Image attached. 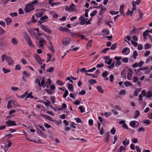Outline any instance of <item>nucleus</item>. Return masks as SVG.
Masks as SVG:
<instances>
[{"label": "nucleus", "mask_w": 152, "mask_h": 152, "mask_svg": "<svg viewBox=\"0 0 152 152\" xmlns=\"http://www.w3.org/2000/svg\"><path fill=\"white\" fill-rule=\"evenodd\" d=\"M152 96V91H149L146 93V97L147 98H150Z\"/></svg>", "instance_id": "13"}, {"label": "nucleus", "mask_w": 152, "mask_h": 152, "mask_svg": "<svg viewBox=\"0 0 152 152\" xmlns=\"http://www.w3.org/2000/svg\"><path fill=\"white\" fill-rule=\"evenodd\" d=\"M68 88L69 91H73V86L72 84H69L68 85Z\"/></svg>", "instance_id": "15"}, {"label": "nucleus", "mask_w": 152, "mask_h": 152, "mask_svg": "<svg viewBox=\"0 0 152 152\" xmlns=\"http://www.w3.org/2000/svg\"><path fill=\"white\" fill-rule=\"evenodd\" d=\"M42 116L45 118L50 121H51L53 120L52 118L48 116L47 115H42Z\"/></svg>", "instance_id": "16"}, {"label": "nucleus", "mask_w": 152, "mask_h": 152, "mask_svg": "<svg viewBox=\"0 0 152 152\" xmlns=\"http://www.w3.org/2000/svg\"><path fill=\"white\" fill-rule=\"evenodd\" d=\"M87 19H85V18L82 16H81L80 18V24L82 25H83L85 23H86Z\"/></svg>", "instance_id": "7"}, {"label": "nucleus", "mask_w": 152, "mask_h": 152, "mask_svg": "<svg viewBox=\"0 0 152 152\" xmlns=\"http://www.w3.org/2000/svg\"><path fill=\"white\" fill-rule=\"evenodd\" d=\"M138 55V54L137 51L136 50H134L133 52V56L134 59H135L136 58V57Z\"/></svg>", "instance_id": "30"}, {"label": "nucleus", "mask_w": 152, "mask_h": 152, "mask_svg": "<svg viewBox=\"0 0 152 152\" xmlns=\"http://www.w3.org/2000/svg\"><path fill=\"white\" fill-rule=\"evenodd\" d=\"M151 47V45L148 43H147L145 44V46L144 48L146 50L150 48Z\"/></svg>", "instance_id": "43"}, {"label": "nucleus", "mask_w": 152, "mask_h": 152, "mask_svg": "<svg viewBox=\"0 0 152 152\" xmlns=\"http://www.w3.org/2000/svg\"><path fill=\"white\" fill-rule=\"evenodd\" d=\"M2 69L3 71L4 72V74H5L9 72H10V70L8 69H6L5 68H3Z\"/></svg>", "instance_id": "23"}, {"label": "nucleus", "mask_w": 152, "mask_h": 152, "mask_svg": "<svg viewBox=\"0 0 152 152\" xmlns=\"http://www.w3.org/2000/svg\"><path fill=\"white\" fill-rule=\"evenodd\" d=\"M136 122L137 121H132L130 122L129 123L130 126L132 127H134L135 126Z\"/></svg>", "instance_id": "26"}, {"label": "nucleus", "mask_w": 152, "mask_h": 152, "mask_svg": "<svg viewBox=\"0 0 152 152\" xmlns=\"http://www.w3.org/2000/svg\"><path fill=\"white\" fill-rule=\"evenodd\" d=\"M124 84L125 86L127 87L128 86H131L132 85V84L130 82L127 81L124 83Z\"/></svg>", "instance_id": "25"}, {"label": "nucleus", "mask_w": 152, "mask_h": 152, "mask_svg": "<svg viewBox=\"0 0 152 152\" xmlns=\"http://www.w3.org/2000/svg\"><path fill=\"white\" fill-rule=\"evenodd\" d=\"M23 36L26 40L30 38L28 34L26 32H24L23 33Z\"/></svg>", "instance_id": "19"}, {"label": "nucleus", "mask_w": 152, "mask_h": 152, "mask_svg": "<svg viewBox=\"0 0 152 152\" xmlns=\"http://www.w3.org/2000/svg\"><path fill=\"white\" fill-rule=\"evenodd\" d=\"M146 92L145 91V90H143L141 91V94L140 95L142 96V97H143L144 96H146Z\"/></svg>", "instance_id": "36"}, {"label": "nucleus", "mask_w": 152, "mask_h": 152, "mask_svg": "<svg viewBox=\"0 0 152 152\" xmlns=\"http://www.w3.org/2000/svg\"><path fill=\"white\" fill-rule=\"evenodd\" d=\"M75 7V4H72L71 5H70L69 8L71 11H72L74 9Z\"/></svg>", "instance_id": "41"}, {"label": "nucleus", "mask_w": 152, "mask_h": 152, "mask_svg": "<svg viewBox=\"0 0 152 152\" xmlns=\"http://www.w3.org/2000/svg\"><path fill=\"white\" fill-rule=\"evenodd\" d=\"M88 82L91 85H92L96 83V80L94 79L89 80H88Z\"/></svg>", "instance_id": "17"}, {"label": "nucleus", "mask_w": 152, "mask_h": 152, "mask_svg": "<svg viewBox=\"0 0 152 152\" xmlns=\"http://www.w3.org/2000/svg\"><path fill=\"white\" fill-rule=\"evenodd\" d=\"M6 124L8 126H15L16 125L15 121L10 120L6 121Z\"/></svg>", "instance_id": "4"}, {"label": "nucleus", "mask_w": 152, "mask_h": 152, "mask_svg": "<svg viewBox=\"0 0 152 152\" xmlns=\"http://www.w3.org/2000/svg\"><path fill=\"white\" fill-rule=\"evenodd\" d=\"M133 13V12L132 11H130L128 9L127 12L126 14L128 15H130L131 16H132Z\"/></svg>", "instance_id": "40"}, {"label": "nucleus", "mask_w": 152, "mask_h": 152, "mask_svg": "<svg viewBox=\"0 0 152 152\" xmlns=\"http://www.w3.org/2000/svg\"><path fill=\"white\" fill-rule=\"evenodd\" d=\"M34 6L33 4H27L25 8V11L26 13L29 12L31 11L34 9Z\"/></svg>", "instance_id": "2"}, {"label": "nucleus", "mask_w": 152, "mask_h": 152, "mask_svg": "<svg viewBox=\"0 0 152 152\" xmlns=\"http://www.w3.org/2000/svg\"><path fill=\"white\" fill-rule=\"evenodd\" d=\"M58 29H59L60 31H66L67 32H69L70 31V30L68 29L65 27H59Z\"/></svg>", "instance_id": "9"}, {"label": "nucleus", "mask_w": 152, "mask_h": 152, "mask_svg": "<svg viewBox=\"0 0 152 152\" xmlns=\"http://www.w3.org/2000/svg\"><path fill=\"white\" fill-rule=\"evenodd\" d=\"M143 122L144 123L146 124H149L151 123L150 121L149 120L146 119L143 120Z\"/></svg>", "instance_id": "42"}, {"label": "nucleus", "mask_w": 152, "mask_h": 152, "mask_svg": "<svg viewBox=\"0 0 152 152\" xmlns=\"http://www.w3.org/2000/svg\"><path fill=\"white\" fill-rule=\"evenodd\" d=\"M131 42L132 44L135 47H136L138 45V43L137 42L133 40H132Z\"/></svg>", "instance_id": "61"}, {"label": "nucleus", "mask_w": 152, "mask_h": 152, "mask_svg": "<svg viewBox=\"0 0 152 152\" xmlns=\"http://www.w3.org/2000/svg\"><path fill=\"white\" fill-rule=\"evenodd\" d=\"M138 77L137 76H134L133 78V81L135 83L138 81Z\"/></svg>", "instance_id": "29"}, {"label": "nucleus", "mask_w": 152, "mask_h": 152, "mask_svg": "<svg viewBox=\"0 0 152 152\" xmlns=\"http://www.w3.org/2000/svg\"><path fill=\"white\" fill-rule=\"evenodd\" d=\"M117 46V45L115 43L113 44L111 47L110 49L112 50H115Z\"/></svg>", "instance_id": "44"}, {"label": "nucleus", "mask_w": 152, "mask_h": 152, "mask_svg": "<svg viewBox=\"0 0 152 152\" xmlns=\"http://www.w3.org/2000/svg\"><path fill=\"white\" fill-rule=\"evenodd\" d=\"M79 109L80 110V112L82 113H84L85 111V109L83 107V106H80L79 107Z\"/></svg>", "instance_id": "49"}, {"label": "nucleus", "mask_w": 152, "mask_h": 152, "mask_svg": "<svg viewBox=\"0 0 152 152\" xmlns=\"http://www.w3.org/2000/svg\"><path fill=\"white\" fill-rule=\"evenodd\" d=\"M109 72L107 71H105L102 74V76L106 80H108L109 78L106 77L108 75Z\"/></svg>", "instance_id": "8"}, {"label": "nucleus", "mask_w": 152, "mask_h": 152, "mask_svg": "<svg viewBox=\"0 0 152 152\" xmlns=\"http://www.w3.org/2000/svg\"><path fill=\"white\" fill-rule=\"evenodd\" d=\"M66 105H62V107H58L57 108V109L58 110H62V109H64L65 108H66Z\"/></svg>", "instance_id": "47"}, {"label": "nucleus", "mask_w": 152, "mask_h": 152, "mask_svg": "<svg viewBox=\"0 0 152 152\" xmlns=\"http://www.w3.org/2000/svg\"><path fill=\"white\" fill-rule=\"evenodd\" d=\"M12 43L14 45H16L18 44V41L15 38H13L12 39Z\"/></svg>", "instance_id": "12"}, {"label": "nucleus", "mask_w": 152, "mask_h": 152, "mask_svg": "<svg viewBox=\"0 0 152 152\" xmlns=\"http://www.w3.org/2000/svg\"><path fill=\"white\" fill-rule=\"evenodd\" d=\"M110 49V48H104L102 51L101 53H105L106 52V51L109 50Z\"/></svg>", "instance_id": "57"}, {"label": "nucleus", "mask_w": 152, "mask_h": 152, "mask_svg": "<svg viewBox=\"0 0 152 152\" xmlns=\"http://www.w3.org/2000/svg\"><path fill=\"white\" fill-rule=\"evenodd\" d=\"M5 61H7L9 66L12 65L14 64V61L11 57L4 54L1 56V61L4 62Z\"/></svg>", "instance_id": "1"}, {"label": "nucleus", "mask_w": 152, "mask_h": 152, "mask_svg": "<svg viewBox=\"0 0 152 152\" xmlns=\"http://www.w3.org/2000/svg\"><path fill=\"white\" fill-rule=\"evenodd\" d=\"M44 78L45 77H43L42 78V80L41 81V84L42 86L44 88H45V86H46V85L48 84V83H46L45 85V86L44 85V84L45 83V80H44Z\"/></svg>", "instance_id": "14"}, {"label": "nucleus", "mask_w": 152, "mask_h": 152, "mask_svg": "<svg viewBox=\"0 0 152 152\" xmlns=\"http://www.w3.org/2000/svg\"><path fill=\"white\" fill-rule=\"evenodd\" d=\"M92 40H90L88 42V43L86 45V47L87 48L88 47H90L91 46V42H92ZM87 49H88L87 48Z\"/></svg>", "instance_id": "35"}, {"label": "nucleus", "mask_w": 152, "mask_h": 152, "mask_svg": "<svg viewBox=\"0 0 152 152\" xmlns=\"http://www.w3.org/2000/svg\"><path fill=\"white\" fill-rule=\"evenodd\" d=\"M145 131V129L143 127H141L138 129V132H144Z\"/></svg>", "instance_id": "63"}, {"label": "nucleus", "mask_w": 152, "mask_h": 152, "mask_svg": "<svg viewBox=\"0 0 152 152\" xmlns=\"http://www.w3.org/2000/svg\"><path fill=\"white\" fill-rule=\"evenodd\" d=\"M40 26L41 28L46 32L50 33L52 32V30L49 29L46 26H45L43 25H41Z\"/></svg>", "instance_id": "3"}, {"label": "nucleus", "mask_w": 152, "mask_h": 152, "mask_svg": "<svg viewBox=\"0 0 152 152\" xmlns=\"http://www.w3.org/2000/svg\"><path fill=\"white\" fill-rule=\"evenodd\" d=\"M75 119L76 120V122L77 123H80L82 121H81V119H80V118H75Z\"/></svg>", "instance_id": "56"}, {"label": "nucleus", "mask_w": 152, "mask_h": 152, "mask_svg": "<svg viewBox=\"0 0 152 152\" xmlns=\"http://www.w3.org/2000/svg\"><path fill=\"white\" fill-rule=\"evenodd\" d=\"M129 48L127 47H126L124 48L122 50V53H125L128 50Z\"/></svg>", "instance_id": "64"}, {"label": "nucleus", "mask_w": 152, "mask_h": 152, "mask_svg": "<svg viewBox=\"0 0 152 152\" xmlns=\"http://www.w3.org/2000/svg\"><path fill=\"white\" fill-rule=\"evenodd\" d=\"M97 13V11L96 10H95L91 13L90 15L91 17H93Z\"/></svg>", "instance_id": "38"}, {"label": "nucleus", "mask_w": 152, "mask_h": 152, "mask_svg": "<svg viewBox=\"0 0 152 152\" xmlns=\"http://www.w3.org/2000/svg\"><path fill=\"white\" fill-rule=\"evenodd\" d=\"M115 64V62H113L111 64L110 66H107V68L110 69H112L114 67V65Z\"/></svg>", "instance_id": "48"}, {"label": "nucleus", "mask_w": 152, "mask_h": 152, "mask_svg": "<svg viewBox=\"0 0 152 152\" xmlns=\"http://www.w3.org/2000/svg\"><path fill=\"white\" fill-rule=\"evenodd\" d=\"M23 74L26 77H28L30 75V74L25 71L23 72Z\"/></svg>", "instance_id": "58"}, {"label": "nucleus", "mask_w": 152, "mask_h": 152, "mask_svg": "<svg viewBox=\"0 0 152 152\" xmlns=\"http://www.w3.org/2000/svg\"><path fill=\"white\" fill-rule=\"evenodd\" d=\"M148 30H146L145 31H144L143 33V37L144 38H146V36H148Z\"/></svg>", "instance_id": "32"}, {"label": "nucleus", "mask_w": 152, "mask_h": 152, "mask_svg": "<svg viewBox=\"0 0 152 152\" xmlns=\"http://www.w3.org/2000/svg\"><path fill=\"white\" fill-rule=\"evenodd\" d=\"M44 14V12H37L35 14V16L37 18H39L41 17Z\"/></svg>", "instance_id": "11"}, {"label": "nucleus", "mask_w": 152, "mask_h": 152, "mask_svg": "<svg viewBox=\"0 0 152 152\" xmlns=\"http://www.w3.org/2000/svg\"><path fill=\"white\" fill-rule=\"evenodd\" d=\"M140 69L137 70L136 69L134 70L136 74L137 75H140L142 74V73L140 72Z\"/></svg>", "instance_id": "27"}, {"label": "nucleus", "mask_w": 152, "mask_h": 152, "mask_svg": "<svg viewBox=\"0 0 152 152\" xmlns=\"http://www.w3.org/2000/svg\"><path fill=\"white\" fill-rule=\"evenodd\" d=\"M54 70V69L53 67H50L49 69L46 70V71L48 72H53Z\"/></svg>", "instance_id": "39"}, {"label": "nucleus", "mask_w": 152, "mask_h": 152, "mask_svg": "<svg viewBox=\"0 0 152 152\" xmlns=\"http://www.w3.org/2000/svg\"><path fill=\"white\" fill-rule=\"evenodd\" d=\"M35 59L37 61V62L40 64H42V62L41 59L39 56L37 54H36L34 56Z\"/></svg>", "instance_id": "5"}, {"label": "nucleus", "mask_w": 152, "mask_h": 152, "mask_svg": "<svg viewBox=\"0 0 152 152\" xmlns=\"http://www.w3.org/2000/svg\"><path fill=\"white\" fill-rule=\"evenodd\" d=\"M45 40L44 39H41L39 41V42L40 44H42L44 45L45 44Z\"/></svg>", "instance_id": "51"}, {"label": "nucleus", "mask_w": 152, "mask_h": 152, "mask_svg": "<svg viewBox=\"0 0 152 152\" xmlns=\"http://www.w3.org/2000/svg\"><path fill=\"white\" fill-rule=\"evenodd\" d=\"M17 104L16 102L14 100H10L8 102L7 104Z\"/></svg>", "instance_id": "24"}, {"label": "nucleus", "mask_w": 152, "mask_h": 152, "mask_svg": "<svg viewBox=\"0 0 152 152\" xmlns=\"http://www.w3.org/2000/svg\"><path fill=\"white\" fill-rule=\"evenodd\" d=\"M75 124H76L73 122H72L71 123V125H70V126L72 127L74 129L76 128V127L75 126Z\"/></svg>", "instance_id": "62"}, {"label": "nucleus", "mask_w": 152, "mask_h": 152, "mask_svg": "<svg viewBox=\"0 0 152 152\" xmlns=\"http://www.w3.org/2000/svg\"><path fill=\"white\" fill-rule=\"evenodd\" d=\"M126 93V91L125 90H122L119 93V94L121 95H123L125 94Z\"/></svg>", "instance_id": "55"}, {"label": "nucleus", "mask_w": 152, "mask_h": 152, "mask_svg": "<svg viewBox=\"0 0 152 152\" xmlns=\"http://www.w3.org/2000/svg\"><path fill=\"white\" fill-rule=\"evenodd\" d=\"M68 94V92L67 90H65L64 94L63 95V97L64 98H66L67 95Z\"/></svg>", "instance_id": "59"}, {"label": "nucleus", "mask_w": 152, "mask_h": 152, "mask_svg": "<svg viewBox=\"0 0 152 152\" xmlns=\"http://www.w3.org/2000/svg\"><path fill=\"white\" fill-rule=\"evenodd\" d=\"M116 132V129L114 127H113L110 130V133L114 135L115 134Z\"/></svg>", "instance_id": "34"}, {"label": "nucleus", "mask_w": 152, "mask_h": 152, "mask_svg": "<svg viewBox=\"0 0 152 152\" xmlns=\"http://www.w3.org/2000/svg\"><path fill=\"white\" fill-rule=\"evenodd\" d=\"M71 40L70 38H66L62 40V42L64 45H68L69 42Z\"/></svg>", "instance_id": "6"}, {"label": "nucleus", "mask_w": 152, "mask_h": 152, "mask_svg": "<svg viewBox=\"0 0 152 152\" xmlns=\"http://www.w3.org/2000/svg\"><path fill=\"white\" fill-rule=\"evenodd\" d=\"M28 94V91L26 92L23 94L21 96V97L22 98H26V97L27 96Z\"/></svg>", "instance_id": "53"}, {"label": "nucleus", "mask_w": 152, "mask_h": 152, "mask_svg": "<svg viewBox=\"0 0 152 152\" xmlns=\"http://www.w3.org/2000/svg\"><path fill=\"white\" fill-rule=\"evenodd\" d=\"M124 7V5L122 4L120 7L119 12L122 14H124L123 9Z\"/></svg>", "instance_id": "20"}, {"label": "nucleus", "mask_w": 152, "mask_h": 152, "mask_svg": "<svg viewBox=\"0 0 152 152\" xmlns=\"http://www.w3.org/2000/svg\"><path fill=\"white\" fill-rule=\"evenodd\" d=\"M48 17L47 15H45L43 17H41L40 18V20L42 21H43V22H45V20L48 19Z\"/></svg>", "instance_id": "21"}, {"label": "nucleus", "mask_w": 152, "mask_h": 152, "mask_svg": "<svg viewBox=\"0 0 152 152\" xmlns=\"http://www.w3.org/2000/svg\"><path fill=\"white\" fill-rule=\"evenodd\" d=\"M26 40L27 42L28 43L29 45V46H33L32 43L31 42V41L30 39V38Z\"/></svg>", "instance_id": "33"}, {"label": "nucleus", "mask_w": 152, "mask_h": 152, "mask_svg": "<svg viewBox=\"0 0 152 152\" xmlns=\"http://www.w3.org/2000/svg\"><path fill=\"white\" fill-rule=\"evenodd\" d=\"M122 61L124 63H127L128 62V58L126 57L122 59Z\"/></svg>", "instance_id": "50"}, {"label": "nucleus", "mask_w": 152, "mask_h": 152, "mask_svg": "<svg viewBox=\"0 0 152 152\" xmlns=\"http://www.w3.org/2000/svg\"><path fill=\"white\" fill-rule=\"evenodd\" d=\"M81 72H86L87 73L88 72V71L86 70V68H83L81 69L80 70Z\"/></svg>", "instance_id": "60"}, {"label": "nucleus", "mask_w": 152, "mask_h": 152, "mask_svg": "<svg viewBox=\"0 0 152 152\" xmlns=\"http://www.w3.org/2000/svg\"><path fill=\"white\" fill-rule=\"evenodd\" d=\"M140 115L139 111L138 110H137L135 112V114L134 116V118H137V117Z\"/></svg>", "instance_id": "52"}, {"label": "nucleus", "mask_w": 152, "mask_h": 152, "mask_svg": "<svg viewBox=\"0 0 152 152\" xmlns=\"http://www.w3.org/2000/svg\"><path fill=\"white\" fill-rule=\"evenodd\" d=\"M129 70L130 71V72H128V75H127V77L128 80H131L132 79V71L130 69H129Z\"/></svg>", "instance_id": "10"}, {"label": "nucleus", "mask_w": 152, "mask_h": 152, "mask_svg": "<svg viewBox=\"0 0 152 152\" xmlns=\"http://www.w3.org/2000/svg\"><path fill=\"white\" fill-rule=\"evenodd\" d=\"M112 107L115 109L116 110H120V108L119 106L118 105H112Z\"/></svg>", "instance_id": "46"}, {"label": "nucleus", "mask_w": 152, "mask_h": 152, "mask_svg": "<svg viewBox=\"0 0 152 152\" xmlns=\"http://www.w3.org/2000/svg\"><path fill=\"white\" fill-rule=\"evenodd\" d=\"M118 13V11H111L110 12V13L112 15L117 14Z\"/></svg>", "instance_id": "54"}, {"label": "nucleus", "mask_w": 152, "mask_h": 152, "mask_svg": "<svg viewBox=\"0 0 152 152\" xmlns=\"http://www.w3.org/2000/svg\"><path fill=\"white\" fill-rule=\"evenodd\" d=\"M31 97V98H33V96L32 95V93L31 92H30L29 94H28L27 96L26 97V98H25V99H26L27 98H28Z\"/></svg>", "instance_id": "37"}, {"label": "nucleus", "mask_w": 152, "mask_h": 152, "mask_svg": "<svg viewBox=\"0 0 152 152\" xmlns=\"http://www.w3.org/2000/svg\"><path fill=\"white\" fill-rule=\"evenodd\" d=\"M56 83L58 85H60V86H62L64 85L63 83L59 80H57Z\"/></svg>", "instance_id": "45"}, {"label": "nucleus", "mask_w": 152, "mask_h": 152, "mask_svg": "<svg viewBox=\"0 0 152 152\" xmlns=\"http://www.w3.org/2000/svg\"><path fill=\"white\" fill-rule=\"evenodd\" d=\"M102 32L104 33L105 35H108L110 34V31L109 30L107 29H104L102 31Z\"/></svg>", "instance_id": "22"}, {"label": "nucleus", "mask_w": 152, "mask_h": 152, "mask_svg": "<svg viewBox=\"0 0 152 152\" xmlns=\"http://www.w3.org/2000/svg\"><path fill=\"white\" fill-rule=\"evenodd\" d=\"M96 88L100 92L102 93H103L104 91L102 88L101 86H98Z\"/></svg>", "instance_id": "31"}, {"label": "nucleus", "mask_w": 152, "mask_h": 152, "mask_svg": "<svg viewBox=\"0 0 152 152\" xmlns=\"http://www.w3.org/2000/svg\"><path fill=\"white\" fill-rule=\"evenodd\" d=\"M5 21L7 25H10L12 22V21L11 19L9 18H7L5 19Z\"/></svg>", "instance_id": "18"}, {"label": "nucleus", "mask_w": 152, "mask_h": 152, "mask_svg": "<svg viewBox=\"0 0 152 152\" xmlns=\"http://www.w3.org/2000/svg\"><path fill=\"white\" fill-rule=\"evenodd\" d=\"M47 56L49 57V58H47V59L46 61L47 63H48L50 61L51 58L52 56L51 54L49 53H48L47 54Z\"/></svg>", "instance_id": "28"}]
</instances>
